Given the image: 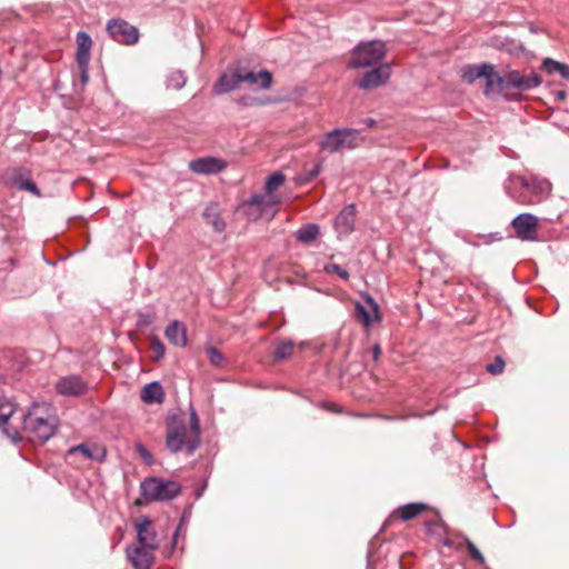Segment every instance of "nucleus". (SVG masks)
I'll use <instances>...</instances> for the list:
<instances>
[{
	"label": "nucleus",
	"instance_id": "nucleus-1",
	"mask_svg": "<svg viewBox=\"0 0 569 569\" xmlns=\"http://www.w3.org/2000/svg\"><path fill=\"white\" fill-rule=\"evenodd\" d=\"M506 193L522 204H535L547 199L551 192V183L539 177L530 179L515 173L509 174L505 180Z\"/></svg>",
	"mask_w": 569,
	"mask_h": 569
},
{
	"label": "nucleus",
	"instance_id": "nucleus-2",
	"mask_svg": "<svg viewBox=\"0 0 569 569\" xmlns=\"http://www.w3.org/2000/svg\"><path fill=\"white\" fill-rule=\"evenodd\" d=\"M50 411L48 405L34 402L24 413L22 431L30 442L44 443L54 435L57 420Z\"/></svg>",
	"mask_w": 569,
	"mask_h": 569
},
{
	"label": "nucleus",
	"instance_id": "nucleus-3",
	"mask_svg": "<svg viewBox=\"0 0 569 569\" xmlns=\"http://www.w3.org/2000/svg\"><path fill=\"white\" fill-rule=\"evenodd\" d=\"M386 44L380 40L361 42L353 49L348 68L363 69L380 64L386 57Z\"/></svg>",
	"mask_w": 569,
	"mask_h": 569
},
{
	"label": "nucleus",
	"instance_id": "nucleus-4",
	"mask_svg": "<svg viewBox=\"0 0 569 569\" xmlns=\"http://www.w3.org/2000/svg\"><path fill=\"white\" fill-rule=\"evenodd\" d=\"M496 89L495 92H508L510 90L529 91L539 87L542 79L539 73L530 71L523 74L518 70H510L503 74H497L495 78Z\"/></svg>",
	"mask_w": 569,
	"mask_h": 569
},
{
	"label": "nucleus",
	"instance_id": "nucleus-5",
	"mask_svg": "<svg viewBox=\"0 0 569 569\" xmlns=\"http://www.w3.org/2000/svg\"><path fill=\"white\" fill-rule=\"evenodd\" d=\"M280 199L276 194H252L239 206V211L249 220L256 221L261 218L272 219L277 212L276 207Z\"/></svg>",
	"mask_w": 569,
	"mask_h": 569
},
{
	"label": "nucleus",
	"instance_id": "nucleus-6",
	"mask_svg": "<svg viewBox=\"0 0 569 569\" xmlns=\"http://www.w3.org/2000/svg\"><path fill=\"white\" fill-rule=\"evenodd\" d=\"M181 491L177 481L151 477L141 482V493L147 500L167 501L176 498Z\"/></svg>",
	"mask_w": 569,
	"mask_h": 569
},
{
	"label": "nucleus",
	"instance_id": "nucleus-7",
	"mask_svg": "<svg viewBox=\"0 0 569 569\" xmlns=\"http://www.w3.org/2000/svg\"><path fill=\"white\" fill-rule=\"evenodd\" d=\"M359 132L355 129H335L327 132L319 142L321 150L336 153L358 146Z\"/></svg>",
	"mask_w": 569,
	"mask_h": 569
},
{
	"label": "nucleus",
	"instance_id": "nucleus-8",
	"mask_svg": "<svg viewBox=\"0 0 569 569\" xmlns=\"http://www.w3.org/2000/svg\"><path fill=\"white\" fill-rule=\"evenodd\" d=\"M190 438L188 425L182 420L173 419L167 428L166 447L170 452L178 453L183 447L187 448Z\"/></svg>",
	"mask_w": 569,
	"mask_h": 569
},
{
	"label": "nucleus",
	"instance_id": "nucleus-9",
	"mask_svg": "<svg viewBox=\"0 0 569 569\" xmlns=\"http://www.w3.org/2000/svg\"><path fill=\"white\" fill-rule=\"evenodd\" d=\"M498 72L495 71L493 66L488 63H482L480 66H468L462 71V80L468 83L475 82L479 78H483L486 80L485 94L489 96L495 92L496 82L495 78Z\"/></svg>",
	"mask_w": 569,
	"mask_h": 569
},
{
	"label": "nucleus",
	"instance_id": "nucleus-10",
	"mask_svg": "<svg viewBox=\"0 0 569 569\" xmlns=\"http://www.w3.org/2000/svg\"><path fill=\"white\" fill-rule=\"evenodd\" d=\"M78 456H80L84 460L102 462L107 457V449L103 446L94 442H84L71 447L66 453V459L70 463H78Z\"/></svg>",
	"mask_w": 569,
	"mask_h": 569
},
{
	"label": "nucleus",
	"instance_id": "nucleus-11",
	"mask_svg": "<svg viewBox=\"0 0 569 569\" xmlns=\"http://www.w3.org/2000/svg\"><path fill=\"white\" fill-rule=\"evenodd\" d=\"M107 31L114 41L129 46L134 44L139 39L138 29L122 19L109 20Z\"/></svg>",
	"mask_w": 569,
	"mask_h": 569
},
{
	"label": "nucleus",
	"instance_id": "nucleus-12",
	"mask_svg": "<svg viewBox=\"0 0 569 569\" xmlns=\"http://www.w3.org/2000/svg\"><path fill=\"white\" fill-rule=\"evenodd\" d=\"M511 226L517 238L522 241H535L538 234V218L531 213H520L513 218Z\"/></svg>",
	"mask_w": 569,
	"mask_h": 569
},
{
	"label": "nucleus",
	"instance_id": "nucleus-13",
	"mask_svg": "<svg viewBox=\"0 0 569 569\" xmlns=\"http://www.w3.org/2000/svg\"><path fill=\"white\" fill-rule=\"evenodd\" d=\"M54 387L61 396L79 397L86 393L88 383L78 375H68L60 377Z\"/></svg>",
	"mask_w": 569,
	"mask_h": 569
},
{
	"label": "nucleus",
	"instance_id": "nucleus-14",
	"mask_svg": "<svg viewBox=\"0 0 569 569\" xmlns=\"http://www.w3.org/2000/svg\"><path fill=\"white\" fill-rule=\"evenodd\" d=\"M367 71L358 81L357 86L361 89H372L387 82L391 76V67L389 63H380Z\"/></svg>",
	"mask_w": 569,
	"mask_h": 569
},
{
	"label": "nucleus",
	"instance_id": "nucleus-15",
	"mask_svg": "<svg viewBox=\"0 0 569 569\" xmlns=\"http://www.w3.org/2000/svg\"><path fill=\"white\" fill-rule=\"evenodd\" d=\"M226 167L227 162L216 157H202L189 162V169L197 174H216Z\"/></svg>",
	"mask_w": 569,
	"mask_h": 569
},
{
	"label": "nucleus",
	"instance_id": "nucleus-16",
	"mask_svg": "<svg viewBox=\"0 0 569 569\" xmlns=\"http://www.w3.org/2000/svg\"><path fill=\"white\" fill-rule=\"evenodd\" d=\"M152 550L147 547L134 546L128 547L126 553L134 569H150L154 561Z\"/></svg>",
	"mask_w": 569,
	"mask_h": 569
},
{
	"label": "nucleus",
	"instance_id": "nucleus-17",
	"mask_svg": "<svg viewBox=\"0 0 569 569\" xmlns=\"http://www.w3.org/2000/svg\"><path fill=\"white\" fill-rule=\"evenodd\" d=\"M16 411V405L8 399H0V428L2 432L11 439L13 443H18L22 440V436L17 429L9 430L7 423L11 416Z\"/></svg>",
	"mask_w": 569,
	"mask_h": 569
},
{
	"label": "nucleus",
	"instance_id": "nucleus-18",
	"mask_svg": "<svg viewBox=\"0 0 569 569\" xmlns=\"http://www.w3.org/2000/svg\"><path fill=\"white\" fill-rule=\"evenodd\" d=\"M136 530L139 546L147 547L153 550L158 548L157 533L152 528L151 520L149 518L142 517L136 523Z\"/></svg>",
	"mask_w": 569,
	"mask_h": 569
},
{
	"label": "nucleus",
	"instance_id": "nucleus-19",
	"mask_svg": "<svg viewBox=\"0 0 569 569\" xmlns=\"http://www.w3.org/2000/svg\"><path fill=\"white\" fill-rule=\"evenodd\" d=\"M356 207L355 204L346 206L336 217L335 227L340 236L350 234L355 228Z\"/></svg>",
	"mask_w": 569,
	"mask_h": 569
},
{
	"label": "nucleus",
	"instance_id": "nucleus-20",
	"mask_svg": "<svg viewBox=\"0 0 569 569\" xmlns=\"http://www.w3.org/2000/svg\"><path fill=\"white\" fill-rule=\"evenodd\" d=\"M355 310L359 320H381L379 306L369 295L362 296L361 301L356 302Z\"/></svg>",
	"mask_w": 569,
	"mask_h": 569
},
{
	"label": "nucleus",
	"instance_id": "nucleus-21",
	"mask_svg": "<svg viewBox=\"0 0 569 569\" xmlns=\"http://www.w3.org/2000/svg\"><path fill=\"white\" fill-rule=\"evenodd\" d=\"M241 83L247 82L256 89H269L271 87L272 77L267 70L254 71H242L239 70Z\"/></svg>",
	"mask_w": 569,
	"mask_h": 569
},
{
	"label": "nucleus",
	"instance_id": "nucleus-22",
	"mask_svg": "<svg viewBox=\"0 0 569 569\" xmlns=\"http://www.w3.org/2000/svg\"><path fill=\"white\" fill-rule=\"evenodd\" d=\"M29 178V169L20 166L7 168L1 176L6 184L17 187L18 189H21L23 182L28 181Z\"/></svg>",
	"mask_w": 569,
	"mask_h": 569
},
{
	"label": "nucleus",
	"instance_id": "nucleus-23",
	"mask_svg": "<svg viewBox=\"0 0 569 569\" xmlns=\"http://www.w3.org/2000/svg\"><path fill=\"white\" fill-rule=\"evenodd\" d=\"M203 218L207 223L211 224L216 232H223L227 228L226 221L221 218V208L217 202H210L207 204L203 213Z\"/></svg>",
	"mask_w": 569,
	"mask_h": 569
},
{
	"label": "nucleus",
	"instance_id": "nucleus-24",
	"mask_svg": "<svg viewBox=\"0 0 569 569\" xmlns=\"http://www.w3.org/2000/svg\"><path fill=\"white\" fill-rule=\"evenodd\" d=\"M241 83L239 69L231 73H223L213 87V91L217 94H223L238 88Z\"/></svg>",
	"mask_w": 569,
	"mask_h": 569
},
{
	"label": "nucleus",
	"instance_id": "nucleus-25",
	"mask_svg": "<svg viewBox=\"0 0 569 569\" xmlns=\"http://www.w3.org/2000/svg\"><path fill=\"white\" fill-rule=\"evenodd\" d=\"M91 38L87 32L80 31L77 34V62L78 66L89 64Z\"/></svg>",
	"mask_w": 569,
	"mask_h": 569
},
{
	"label": "nucleus",
	"instance_id": "nucleus-26",
	"mask_svg": "<svg viewBox=\"0 0 569 569\" xmlns=\"http://www.w3.org/2000/svg\"><path fill=\"white\" fill-rule=\"evenodd\" d=\"M188 429L191 433V438L187 443V453L190 456L200 446V423L197 412L193 408L190 410V425L188 426Z\"/></svg>",
	"mask_w": 569,
	"mask_h": 569
},
{
	"label": "nucleus",
	"instance_id": "nucleus-27",
	"mask_svg": "<svg viewBox=\"0 0 569 569\" xmlns=\"http://www.w3.org/2000/svg\"><path fill=\"white\" fill-rule=\"evenodd\" d=\"M164 335L167 339L174 346L184 347L187 343V335L183 322H170L166 328Z\"/></svg>",
	"mask_w": 569,
	"mask_h": 569
},
{
	"label": "nucleus",
	"instance_id": "nucleus-28",
	"mask_svg": "<svg viewBox=\"0 0 569 569\" xmlns=\"http://www.w3.org/2000/svg\"><path fill=\"white\" fill-rule=\"evenodd\" d=\"M141 399L146 403H161L164 400V391L160 382L147 383L141 391Z\"/></svg>",
	"mask_w": 569,
	"mask_h": 569
},
{
	"label": "nucleus",
	"instance_id": "nucleus-29",
	"mask_svg": "<svg viewBox=\"0 0 569 569\" xmlns=\"http://www.w3.org/2000/svg\"><path fill=\"white\" fill-rule=\"evenodd\" d=\"M319 233L320 228L318 224L308 223L297 230L296 238L299 242L309 244L318 239Z\"/></svg>",
	"mask_w": 569,
	"mask_h": 569
},
{
	"label": "nucleus",
	"instance_id": "nucleus-30",
	"mask_svg": "<svg viewBox=\"0 0 569 569\" xmlns=\"http://www.w3.org/2000/svg\"><path fill=\"white\" fill-rule=\"evenodd\" d=\"M542 69L549 73H558L562 79L569 81V66L547 58L542 62Z\"/></svg>",
	"mask_w": 569,
	"mask_h": 569
},
{
	"label": "nucleus",
	"instance_id": "nucleus-31",
	"mask_svg": "<svg viewBox=\"0 0 569 569\" xmlns=\"http://www.w3.org/2000/svg\"><path fill=\"white\" fill-rule=\"evenodd\" d=\"M426 508H427V505H425V503L413 502V503H408V505L399 507L397 512L401 520L408 521V520L416 518Z\"/></svg>",
	"mask_w": 569,
	"mask_h": 569
},
{
	"label": "nucleus",
	"instance_id": "nucleus-32",
	"mask_svg": "<svg viewBox=\"0 0 569 569\" xmlns=\"http://www.w3.org/2000/svg\"><path fill=\"white\" fill-rule=\"evenodd\" d=\"M295 342L292 340H280L276 343L273 350V358L276 360H283L289 358L295 348Z\"/></svg>",
	"mask_w": 569,
	"mask_h": 569
},
{
	"label": "nucleus",
	"instance_id": "nucleus-33",
	"mask_svg": "<svg viewBox=\"0 0 569 569\" xmlns=\"http://www.w3.org/2000/svg\"><path fill=\"white\" fill-rule=\"evenodd\" d=\"M284 174L280 171L273 172L268 177L264 183V193L263 194H274L273 192L284 182Z\"/></svg>",
	"mask_w": 569,
	"mask_h": 569
},
{
	"label": "nucleus",
	"instance_id": "nucleus-34",
	"mask_svg": "<svg viewBox=\"0 0 569 569\" xmlns=\"http://www.w3.org/2000/svg\"><path fill=\"white\" fill-rule=\"evenodd\" d=\"M186 82L187 78L180 70L172 71L167 77V87L176 90L182 89Z\"/></svg>",
	"mask_w": 569,
	"mask_h": 569
},
{
	"label": "nucleus",
	"instance_id": "nucleus-35",
	"mask_svg": "<svg viewBox=\"0 0 569 569\" xmlns=\"http://www.w3.org/2000/svg\"><path fill=\"white\" fill-rule=\"evenodd\" d=\"M322 171V163L317 162L311 168H305L303 172L299 176L300 183H309L318 177Z\"/></svg>",
	"mask_w": 569,
	"mask_h": 569
},
{
	"label": "nucleus",
	"instance_id": "nucleus-36",
	"mask_svg": "<svg viewBox=\"0 0 569 569\" xmlns=\"http://www.w3.org/2000/svg\"><path fill=\"white\" fill-rule=\"evenodd\" d=\"M463 542L470 553V557L479 565L485 566L486 559L476 545L468 537H463Z\"/></svg>",
	"mask_w": 569,
	"mask_h": 569
},
{
	"label": "nucleus",
	"instance_id": "nucleus-37",
	"mask_svg": "<svg viewBox=\"0 0 569 569\" xmlns=\"http://www.w3.org/2000/svg\"><path fill=\"white\" fill-rule=\"evenodd\" d=\"M323 271L328 274L336 273L339 278L347 281L349 280V272L336 263H327L323 267Z\"/></svg>",
	"mask_w": 569,
	"mask_h": 569
},
{
	"label": "nucleus",
	"instance_id": "nucleus-38",
	"mask_svg": "<svg viewBox=\"0 0 569 569\" xmlns=\"http://www.w3.org/2000/svg\"><path fill=\"white\" fill-rule=\"evenodd\" d=\"M207 355L210 363L214 367H221L224 362L223 355L214 347H209L207 349Z\"/></svg>",
	"mask_w": 569,
	"mask_h": 569
},
{
	"label": "nucleus",
	"instance_id": "nucleus-39",
	"mask_svg": "<svg viewBox=\"0 0 569 569\" xmlns=\"http://www.w3.org/2000/svg\"><path fill=\"white\" fill-rule=\"evenodd\" d=\"M150 348L152 351L153 361H159L164 356V345L158 338H153L151 340Z\"/></svg>",
	"mask_w": 569,
	"mask_h": 569
},
{
	"label": "nucleus",
	"instance_id": "nucleus-40",
	"mask_svg": "<svg viewBox=\"0 0 569 569\" xmlns=\"http://www.w3.org/2000/svg\"><path fill=\"white\" fill-rule=\"evenodd\" d=\"M505 369V361L503 359L498 356L496 357L495 361L487 366V371L491 375H500Z\"/></svg>",
	"mask_w": 569,
	"mask_h": 569
},
{
	"label": "nucleus",
	"instance_id": "nucleus-41",
	"mask_svg": "<svg viewBox=\"0 0 569 569\" xmlns=\"http://www.w3.org/2000/svg\"><path fill=\"white\" fill-rule=\"evenodd\" d=\"M20 190L29 191V192L33 193L34 196H37V197L41 196V191L39 190L37 184L31 180V178H29L28 181L23 182V184L21 186Z\"/></svg>",
	"mask_w": 569,
	"mask_h": 569
},
{
	"label": "nucleus",
	"instance_id": "nucleus-42",
	"mask_svg": "<svg viewBox=\"0 0 569 569\" xmlns=\"http://www.w3.org/2000/svg\"><path fill=\"white\" fill-rule=\"evenodd\" d=\"M137 451L147 463L151 462L152 456L142 445L137 446Z\"/></svg>",
	"mask_w": 569,
	"mask_h": 569
},
{
	"label": "nucleus",
	"instance_id": "nucleus-43",
	"mask_svg": "<svg viewBox=\"0 0 569 569\" xmlns=\"http://www.w3.org/2000/svg\"><path fill=\"white\" fill-rule=\"evenodd\" d=\"M80 68V76H81V81L83 84H86L88 81H89V72H88V69H89V64H86V66H79Z\"/></svg>",
	"mask_w": 569,
	"mask_h": 569
},
{
	"label": "nucleus",
	"instance_id": "nucleus-44",
	"mask_svg": "<svg viewBox=\"0 0 569 569\" xmlns=\"http://www.w3.org/2000/svg\"><path fill=\"white\" fill-rule=\"evenodd\" d=\"M373 359L377 360L380 355V346L377 343L372 348Z\"/></svg>",
	"mask_w": 569,
	"mask_h": 569
},
{
	"label": "nucleus",
	"instance_id": "nucleus-45",
	"mask_svg": "<svg viewBox=\"0 0 569 569\" xmlns=\"http://www.w3.org/2000/svg\"><path fill=\"white\" fill-rule=\"evenodd\" d=\"M365 326H366V330L368 331L370 329V326L373 323V322H369V321H366L363 322Z\"/></svg>",
	"mask_w": 569,
	"mask_h": 569
},
{
	"label": "nucleus",
	"instance_id": "nucleus-46",
	"mask_svg": "<svg viewBox=\"0 0 569 569\" xmlns=\"http://www.w3.org/2000/svg\"><path fill=\"white\" fill-rule=\"evenodd\" d=\"M367 124H368L369 127H372V126L375 124V120H372V119H368V120H367Z\"/></svg>",
	"mask_w": 569,
	"mask_h": 569
},
{
	"label": "nucleus",
	"instance_id": "nucleus-47",
	"mask_svg": "<svg viewBox=\"0 0 569 569\" xmlns=\"http://www.w3.org/2000/svg\"><path fill=\"white\" fill-rule=\"evenodd\" d=\"M558 96H559V98H560V99H563V98L566 97V93H565L563 91H560V92L558 93Z\"/></svg>",
	"mask_w": 569,
	"mask_h": 569
},
{
	"label": "nucleus",
	"instance_id": "nucleus-48",
	"mask_svg": "<svg viewBox=\"0 0 569 569\" xmlns=\"http://www.w3.org/2000/svg\"><path fill=\"white\" fill-rule=\"evenodd\" d=\"M531 32H537V29L535 27L530 28Z\"/></svg>",
	"mask_w": 569,
	"mask_h": 569
},
{
	"label": "nucleus",
	"instance_id": "nucleus-49",
	"mask_svg": "<svg viewBox=\"0 0 569 569\" xmlns=\"http://www.w3.org/2000/svg\"><path fill=\"white\" fill-rule=\"evenodd\" d=\"M299 347H300L301 349H302V348H305V343H303V342H301V343L299 345Z\"/></svg>",
	"mask_w": 569,
	"mask_h": 569
}]
</instances>
